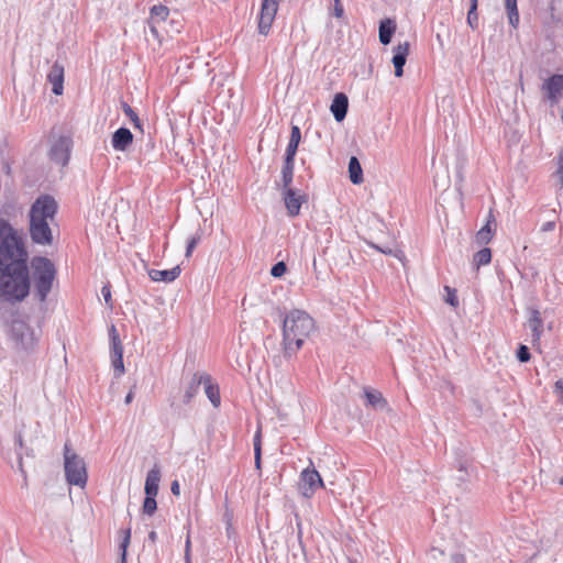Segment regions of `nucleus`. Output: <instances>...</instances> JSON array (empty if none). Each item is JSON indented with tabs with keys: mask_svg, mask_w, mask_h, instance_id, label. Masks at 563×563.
Masks as SVG:
<instances>
[{
	"mask_svg": "<svg viewBox=\"0 0 563 563\" xmlns=\"http://www.w3.org/2000/svg\"><path fill=\"white\" fill-rule=\"evenodd\" d=\"M27 260L23 238L0 219V318L8 327L10 341L21 351L33 350L36 336L16 305L30 295L31 282L34 298L45 302L57 275L54 263L45 256L31 260L30 275Z\"/></svg>",
	"mask_w": 563,
	"mask_h": 563,
	"instance_id": "nucleus-1",
	"label": "nucleus"
},
{
	"mask_svg": "<svg viewBox=\"0 0 563 563\" xmlns=\"http://www.w3.org/2000/svg\"><path fill=\"white\" fill-rule=\"evenodd\" d=\"M543 89L547 91V97L552 102H558V100L563 96V75H553L551 76L544 84Z\"/></svg>",
	"mask_w": 563,
	"mask_h": 563,
	"instance_id": "nucleus-11",
	"label": "nucleus"
},
{
	"mask_svg": "<svg viewBox=\"0 0 563 563\" xmlns=\"http://www.w3.org/2000/svg\"><path fill=\"white\" fill-rule=\"evenodd\" d=\"M560 484L563 485V477L560 479Z\"/></svg>",
	"mask_w": 563,
	"mask_h": 563,
	"instance_id": "nucleus-56",
	"label": "nucleus"
},
{
	"mask_svg": "<svg viewBox=\"0 0 563 563\" xmlns=\"http://www.w3.org/2000/svg\"><path fill=\"white\" fill-rule=\"evenodd\" d=\"M287 271V266L286 264L282 261V262H278L276 263L275 265H273L272 269H271V275L273 277H282Z\"/></svg>",
	"mask_w": 563,
	"mask_h": 563,
	"instance_id": "nucleus-34",
	"label": "nucleus"
},
{
	"mask_svg": "<svg viewBox=\"0 0 563 563\" xmlns=\"http://www.w3.org/2000/svg\"><path fill=\"white\" fill-rule=\"evenodd\" d=\"M18 442H19V445L22 446V438H21V435H19Z\"/></svg>",
	"mask_w": 563,
	"mask_h": 563,
	"instance_id": "nucleus-53",
	"label": "nucleus"
},
{
	"mask_svg": "<svg viewBox=\"0 0 563 563\" xmlns=\"http://www.w3.org/2000/svg\"><path fill=\"white\" fill-rule=\"evenodd\" d=\"M301 140V132L297 125L291 126L289 143L286 147L285 158L295 159Z\"/></svg>",
	"mask_w": 563,
	"mask_h": 563,
	"instance_id": "nucleus-20",
	"label": "nucleus"
},
{
	"mask_svg": "<svg viewBox=\"0 0 563 563\" xmlns=\"http://www.w3.org/2000/svg\"><path fill=\"white\" fill-rule=\"evenodd\" d=\"M255 454V466L256 468L261 467V449L257 448V452H254Z\"/></svg>",
	"mask_w": 563,
	"mask_h": 563,
	"instance_id": "nucleus-46",
	"label": "nucleus"
},
{
	"mask_svg": "<svg viewBox=\"0 0 563 563\" xmlns=\"http://www.w3.org/2000/svg\"><path fill=\"white\" fill-rule=\"evenodd\" d=\"M73 144V139L69 135H53L47 153L49 161L60 167H65L69 162Z\"/></svg>",
	"mask_w": 563,
	"mask_h": 563,
	"instance_id": "nucleus-5",
	"label": "nucleus"
},
{
	"mask_svg": "<svg viewBox=\"0 0 563 563\" xmlns=\"http://www.w3.org/2000/svg\"><path fill=\"white\" fill-rule=\"evenodd\" d=\"M558 175L560 176L561 183L563 185V164L559 165Z\"/></svg>",
	"mask_w": 563,
	"mask_h": 563,
	"instance_id": "nucleus-50",
	"label": "nucleus"
},
{
	"mask_svg": "<svg viewBox=\"0 0 563 563\" xmlns=\"http://www.w3.org/2000/svg\"><path fill=\"white\" fill-rule=\"evenodd\" d=\"M121 108H122V111L124 112V114L126 117H129V119L131 120L133 126L135 129L143 131L142 122H141L139 115L136 114V112L124 101L121 102Z\"/></svg>",
	"mask_w": 563,
	"mask_h": 563,
	"instance_id": "nucleus-29",
	"label": "nucleus"
},
{
	"mask_svg": "<svg viewBox=\"0 0 563 563\" xmlns=\"http://www.w3.org/2000/svg\"><path fill=\"white\" fill-rule=\"evenodd\" d=\"M169 15V9L165 5L158 4L151 9L150 21L155 23L164 22Z\"/></svg>",
	"mask_w": 563,
	"mask_h": 563,
	"instance_id": "nucleus-27",
	"label": "nucleus"
},
{
	"mask_svg": "<svg viewBox=\"0 0 563 563\" xmlns=\"http://www.w3.org/2000/svg\"><path fill=\"white\" fill-rule=\"evenodd\" d=\"M121 532H122V540L120 543V551H121L120 563H126V551H128V547H129L130 540H131V528H126V529L122 530Z\"/></svg>",
	"mask_w": 563,
	"mask_h": 563,
	"instance_id": "nucleus-30",
	"label": "nucleus"
},
{
	"mask_svg": "<svg viewBox=\"0 0 563 563\" xmlns=\"http://www.w3.org/2000/svg\"><path fill=\"white\" fill-rule=\"evenodd\" d=\"M349 109V99L345 93L338 92L331 103L330 110L334 119L341 122L345 119Z\"/></svg>",
	"mask_w": 563,
	"mask_h": 563,
	"instance_id": "nucleus-13",
	"label": "nucleus"
},
{
	"mask_svg": "<svg viewBox=\"0 0 563 563\" xmlns=\"http://www.w3.org/2000/svg\"><path fill=\"white\" fill-rule=\"evenodd\" d=\"M284 201L288 216L294 218L300 212L301 205L307 201L306 195H299L294 188L284 190Z\"/></svg>",
	"mask_w": 563,
	"mask_h": 563,
	"instance_id": "nucleus-8",
	"label": "nucleus"
},
{
	"mask_svg": "<svg viewBox=\"0 0 563 563\" xmlns=\"http://www.w3.org/2000/svg\"><path fill=\"white\" fill-rule=\"evenodd\" d=\"M554 393L559 397L560 401L563 402V379H559L555 382Z\"/></svg>",
	"mask_w": 563,
	"mask_h": 563,
	"instance_id": "nucleus-40",
	"label": "nucleus"
},
{
	"mask_svg": "<svg viewBox=\"0 0 563 563\" xmlns=\"http://www.w3.org/2000/svg\"><path fill=\"white\" fill-rule=\"evenodd\" d=\"M185 563H191L190 562V553H185Z\"/></svg>",
	"mask_w": 563,
	"mask_h": 563,
	"instance_id": "nucleus-52",
	"label": "nucleus"
},
{
	"mask_svg": "<svg viewBox=\"0 0 563 563\" xmlns=\"http://www.w3.org/2000/svg\"><path fill=\"white\" fill-rule=\"evenodd\" d=\"M101 294L104 298L107 305H111V291L109 286H103L101 289Z\"/></svg>",
	"mask_w": 563,
	"mask_h": 563,
	"instance_id": "nucleus-41",
	"label": "nucleus"
},
{
	"mask_svg": "<svg viewBox=\"0 0 563 563\" xmlns=\"http://www.w3.org/2000/svg\"><path fill=\"white\" fill-rule=\"evenodd\" d=\"M199 242V236H192L188 240V243H187V249H186V256H190L194 249L196 247V245L198 244Z\"/></svg>",
	"mask_w": 563,
	"mask_h": 563,
	"instance_id": "nucleus-38",
	"label": "nucleus"
},
{
	"mask_svg": "<svg viewBox=\"0 0 563 563\" xmlns=\"http://www.w3.org/2000/svg\"><path fill=\"white\" fill-rule=\"evenodd\" d=\"M492 261V251L488 247H484L475 253L473 263L474 265L479 268L483 265L489 264Z\"/></svg>",
	"mask_w": 563,
	"mask_h": 563,
	"instance_id": "nucleus-28",
	"label": "nucleus"
},
{
	"mask_svg": "<svg viewBox=\"0 0 563 563\" xmlns=\"http://www.w3.org/2000/svg\"><path fill=\"white\" fill-rule=\"evenodd\" d=\"M57 212V202L49 195L40 196L30 209V235L34 243L51 245L53 232L49 223L54 221Z\"/></svg>",
	"mask_w": 563,
	"mask_h": 563,
	"instance_id": "nucleus-3",
	"label": "nucleus"
},
{
	"mask_svg": "<svg viewBox=\"0 0 563 563\" xmlns=\"http://www.w3.org/2000/svg\"><path fill=\"white\" fill-rule=\"evenodd\" d=\"M349 177L352 184L363 183V169L356 156H351L349 161Z\"/></svg>",
	"mask_w": 563,
	"mask_h": 563,
	"instance_id": "nucleus-22",
	"label": "nucleus"
},
{
	"mask_svg": "<svg viewBox=\"0 0 563 563\" xmlns=\"http://www.w3.org/2000/svg\"><path fill=\"white\" fill-rule=\"evenodd\" d=\"M409 48V42L399 43L396 47H394V56L391 62L395 67L396 77H401L404 75V66L407 62Z\"/></svg>",
	"mask_w": 563,
	"mask_h": 563,
	"instance_id": "nucleus-10",
	"label": "nucleus"
},
{
	"mask_svg": "<svg viewBox=\"0 0 563 563\" xmlns=\"http://www.w3.org/2000/svg\"><path fill=\"white\" fill-rule=\"evenodd\" d=\"M133 142V134L128 128H119L112 135L113 150L124 152Z\"/></svg>",
	"mask_w": 563,
	"mask_h": 563,
	"instance_id": "nucleus-12",
	"label": "nucleus"
},
{
	"mask_svg": "<svg viewBox=\"0 0 563 563\" xmlns=\"http://www.w3.org/2000/svg\"><path fill=\"white\" fill-rule=\"evenodd\" d=\"M302 495L310 498L318 488L323 487L322 478L314 468H306L300 474Z\"/></svg>",
	"mask_w": 563,
	"mask_h": 563,
	"instance_id": "nucleus-7",
	"label": "nucleus"
},
{
	"mask_svg": "<svg viewBox=\"0 0 563 563\" xmlns=\"http://www.w3.org/2000/svg\"><path fill=\"white\" fill-rule=\"evenodd\" d=\"M112 365L118 376L124 373L123 357H112Z\"/></svg>",
	"mask_w": 563,
	"mask_h": 563,
	"instance_id": "nucleus-37",
	"label": "nucleus"
},
{
	"mask_svg": "<svg viewBox=\"0 0 563 563\" xmlns=\"http://www.w3.org/2000/svg\"><path fill=\"white\" fill-rule=\"evenodd\" d=\"M528 325L531 330L532 342L533 343L538 342L540 340L542 331H543V320L541 318L539 310H537V309L530 310Z\"/></svg>",
	"mask_w": 563,
	"mask_h": 563,
	"instance_id": "nucleus-15",
	"label": "nucleus"
},
{
	"mask_svg": "<svg viewBox=\"0 0 563 563\" xmlns=\"http://www.w3.org/2000/svg\"><path fill=\"white\" fill-rule=\"evenodd\" d=\"M190 538L187 537L186 545H185V553H190Z\"/></svg>",
	"mask_w": 563,
	"mask_h": 563,
	"instance_id": "nucleus-51",
	"label": "nucleus"
},
{
	"mask_svg": "<svg viewBox=\"0 0 563 563\" xmlns=\"http://www.w3.org/2000/svg\"><path fill=\"white\" fill-rule=\"evenodd\" d=\"M552 225H553V223L549 222V223H547V228L545 229H550V228H552Z\"/></svg>",
	"mask_w": 563,
	"mask_h": 563,
	"instance_id": "nucleus-54",
	"label": "nucleus"
},
{
	"mask_svg": "<svg viewBox=\"0 0 563 563\" xmlns=\"http://www.w3.org/2000/svg\"><path fill=\"white\" fill-rule=\"evenodd\" d=\"M470 1H471L470 9H473L474 11H476L477 7H478V0H470Z\"/></svg>",
	"mask_w": 563,
	"mask_h": 563,
	"instance_id": "nucleus-49",
	"label": "nucleus"
},
{
	"mask_svg": "<svg viewBox=\"0 0 563 563\" xmlns=\"http://www.w3.org/2000/svg\"><path fill=\"white\" fill-rule=\"evenodd\" d=\"M314 330V320L308 312L300 309L290 310L283 321L284 356L290 358L295 355Z\"/></svg>",
	"mask_w": 563,
	"mask_h": 563,
	"instance_id": "nucleus-2",
	"label": "nucleus"
},
{
	"mask_svg": "<svg viewBox=\"0 0 563 563\" xmlns=\"http://www.w3.org/2000/svg\"><path fill=\"white\" fill-rule=\"evenodd\" d=\"M170 490L173 495H179L180 494V487L179 483L177 481H174L170 485Z\"/></svg>",
	"mask_w": 563,
	"mask_h": 563,
	"instance_id": "nucleus-44",
	"label": "nucleus"
},
{
	"mask_svg": "<svg viewBox=\"0 0 563 563\" xmlns=\"http://www.w3.org/2000/svg\"><path fill=\"white\" fill-rule=\"evenodd\" d=\"M444 290L448 294V296L445 298V301L449 305H451L452 307H456L459 305V300H457V296H456V290L451 288V287H449V286H445Z\"/></svg>",
	"mask_w": 563,
	"mask_h": 563,
	"instance_id": "nucleus-35",
	"label": "nucleus"
},
{
	"mask_svg": "<svg viewBox=\"0 0 563 563\" xmlns=\"http://www.w3.org/2000/svg\"><path fill=\"white\" fill-rule=\"evenodd\" d=\"M64 66L58 62L52 65L47 74V81L52 84V91L56 96H60L64 91Z\"/></svg>",
	"mask_w": 563,
	"mask_h": 563,
	"instance_id": "nucleus-9",
	"label": "nucleus"
},
{
	"mask_svg": "<svg viewBox=\"0 0 563 563\" xmlns=\"http://www.w3.org/2000/svg\"><path fill=\"white\" fill-rule=\"evenodd\" d=\"M157 23L153 22V21H148V27H150V32L152 33V35L156 38H158L159 34H158V31H157V26H156Z\"/></svg>",
	"mask_w": 563,
	"mask_h": 563,
	"instance_id": "nucleus-43",
	"label": "nucleus"
},
{
	"mask_svg": "<svg viewBox=\"0 0 563 563\" xmlns=\"http://www.w3.org/2000/svg\"><path fill=\"white\" fill-rule=\"evenodd\" d=\"M396 31V23L391 19L382 20L378 29L379 42L383 45H388Z\"/></svg>",
	"mask_w": 563,
	"mask_h": 563,
	"instance_id": "nucleus-17",
	"label": "nucleus"
},
{
	"mask_svg": "<svg viewBox=\"0 0 563 563\" xmlns=\"http://www.w3.org/2000/svg\"><path fill=\"white\" fill-rule=\"evenodd\" d=\"M112 357H123V346L115 327L112 324L109 329Z\"/></svg>",
	"mask_w": 563,
	"mask_h": 563,
	"instance_id": "nucleus-24",
	"label": "nucleus"
},
{
	"mask_svg": "<svg viewBox=\"0 0 563 563\" xmlns=\"http://www.w3.org/2000/svg\"><path fill=\"white\" fill-rule=\"evenodd\" d=\"M334 1V8H333V15L335 18H342L344 14V9L340 0H333Z\"/></svg>",
	"mask_w": 563,
	"mask_h": 563,
	"instance_id": "nucleus-39",
	"label": "nucleus"
},
{
	"mask_svg": "<svg viewBox=\"0 0 563 563\" xmlns=\"http://www.w3.org/2000/svg\"><path fill=\"white\" fill-rule=\"evenodd\" d=\"M505 8L509 24L514 29H517L519 25V12L517 8V0H505Z\"/></svg>",
	"mask_w": 563,
	"mask_h": 563,
	"instance_id": "nucleus-26",
	"label": "nucleus"
},
{
	"mask_svg": "<svg viewBox=\"0 0 563 563\" xmlns=\"http://www.w3.org/2000/svg\"><path fill=\"white\" fill-rule=\"evenodd\" d=\"M161 482V470L155 464L152 470L148 471L145 479V495H156L158 494V486Z\"/></svg>",
	"mask_w": 563,
	"mask_h": 563,
	"instance_id": "nucleus-14",
	"label": "nucleus"
},
{
	"mask_svg": "<svg viewBox=\"0 0 563 563\" xmlns=\"http://www.w3.org/2000/svg\"><path fill=\"white\" fill-rule=\"evenodd\" d=\"M466 21L472 30L477 29V26H478L477 10L474 11L473 9H468Z\"/></svg>",
	"mask_w": 563,
	"mask_h": 563,
	"instance_id": "nucleus-36",
	"label": "nucleus"
},
{
	"mask_svg": "<svg viewBox=\"0 0 563 563\" xmlns=\"http://www.w3.org/2000/svg\"><path fill=\"white\" fill-rule=\"evenodd\" d=\"M202 379H203L202 385L205 387V393H206L208 399L211 401V404L214 407H219L221 399H220L218 386L212 384V378L208 374H203Z\"/></svg>",
	"mask_w": 563,
	"mask_h": 563,
	"instance_id": "nucleus-18",
	"label": "nucleus"
},
{
	"mask_svg": "<svg viewBox=\"0 0 563 563\" xmlns=\"http://www.w3.org/2000/svg\"><path fill=\"white\" fill-rule=\"evenodd\" d=\"M64 472L69 485L85 488L88 481L87 465L85 460L71 449L69 442L64 444Z\"/></svg>",
	"mask_w": 563,
	"mask_h": 563,
	"instance_id": "nucleus-4",
	"label": "nucleus"
},
{
	"mask_svg": "<svg viewBox=\"0 0 563 563\" xmlns=\"http://www.w3.org/2000/svg\"><path fill=\"white\" fill-rule=\"evenodd\" d=\"M278 11V0H262L258 16V33L267 35Z\"/></svg>",
	"mask_w": 563,
	"mask_h": 563,
	"instance_id": "nucleus-6",
	"label": "nucleus"
},
{
	"mask_svg": "<svg viewBox=\"0 0 563 563\" xmlns=\"http://www.w3.org/2000/svg\"><path fill=\"white\" fill-rule=\"evenodd\" d=\"M203 374L195 373L186 387L184 399L185 404H189L191 399L199 393L200 386L203 383L202 379Z\"/></svg>",
	"mask_w": 563,
	"mask_h": 563,
	"instance_id": "nucleus-19",
	"label": "nucleus"
},
{
	"mask_svg": "<svg viewBox=\"0 0 563 563\" xmlns=\"http://www.w3.org/2000/svg\"><path fill=\"white\" fill-rule=\"evenodd\" d=\"M563 164V155L560 156L559 165Z\"/></svg>",
	"mask_w": 563,
	"mask_h": 563,
	"instance_id": "nucleus-55",
	"label": "nucleus"
},
{
	"mask_svg": "<svg viewBox=\"0 0 563 563\" xmlns=\"http://www.w3.org/2000/svg\"><path fill=\"white\" fill-rule=\"evenodd\" d=\"M254 452H257V448L261 449V433L260 431L256 432L255 437H254Z\"/></svg>",
	"mask_w": 563,
	"mask_h": 563,
	"instance_id": "nucleus-45",
	"label": "nucleus"
},
{
	"mask_svg": "<svg viewBox=\"0 0 563 563\" xmlns=\"http://www.w3.org/2000/svg\"><path fill=\"white\" fill-rule=\"evenodd\" d=\"M133 398H134V393H133V390H130L128 393V395L125 396L124 402L126 405H129L133 400Z\"/></svg>",
	"mask_w": 563,
	"mask_h": 563,
	"instance_id": "nucleus-47",
	"label": "nucleus"
},
{
	"mask_svg": "<svg viewBox=\"0 0 563 563\" xmlns=\"http://www.w3.org/2000/svg\"><path fill=\"white\" fill-rule=\"evenodd\" d=\"M148 540L152 542V543H155L156 540H157V533L155 531H151L148 533Z\"/></svg>",
	"mask_w": 563,
	"mask_h": 563,
	"instance_id": "nucleus-48",
	"label": "nucleus"
},
{
	"mask_svg": "<svg viewBox=\"0 0 563 563\" xmlns=\"http://www.w3.org/2000/svg\"><path fill=\"white\" fill-rule=\"evenodd\" d=\"M451 563H466V559L463 554L461 553H454L452 556H451Z\"/></svg>",
	"mask_w": 563,
	"mask_h": 563,
	"instance_id": "nucleus-42",
	"label": "nucleus"
},
{
	"mask_svg": "<svg viewBox=\"0 0 563 563\" xmlns=\"http://www.w3.org/2000/svg\"><path fill=\"white\" fill-rule=\"evenodd\" d=\"M180 274L179 266H175L170 269H151L148 271V276L153 282H165L170 283L174 282Z\"/></svg>",
	"mask_w": 563,
	"mask_h": 563,
	"instance_id": "nucleus-16",
	"label": "nucleus"
},
{
	"mask_svg": "<svg viewBox=\"0 0 563 563\" xmlns=\"http://www.w3.org/2000/svg\"><path fill=\"white\" fill-rule=\"evenodd\" d=\"M155 497L156 495H145V499L142 507V510L145 515L152 516L155 512L157 508Z\"/></svg>",
	"mask_w": 563,
	"mask_h": 563,
	"instance_id": "nucleus-31",
	"label": "nucleus"
},
{
	"mask_svg": "<svg viewBox=\"0 0 563 563\" xmlns=\"http://www.w3.org/2000/svg\"><path fill=\"white\" fill-rule=\"evenodd\" d=\"M495 221L493 210H489L485 225L476 233V241L479 244H487L493 238L492 222Z\"/></svg>",
	"mask_w": 563,
	"mask_h": 563,
	"instance_id": "nucleus-21",
	"label": "nucleus"
},
{
	"mask_svg": "<svg viewBox=\"0 0 563 563\" xmlns=\"http://www.w3.org/2000/svg\"><path fill=\"white\" fill-rule=\"evenodd\" d=\"M517 358L521 363H526L531 358V354H530L528 346H526L523 344L519 345V347L517 350Z\"/></svg>",
	"mask_w": 563,
	"mask_h": 563,
	"instance_id": "nucleus-33",
	"label": "nucleus"
},
{
	"mask_svg": "<svg viewBox=\"0 0 563 563\" xmlns=\"http://www.w3.org/2000/svg\"><path fill=\"white\" fill-rule=\"evenodd\" d=\"M365 398L367 405L377 410H383L387 405L382 393L377 390L365 389Z\"/></svg>",
	"mask_w": 563,
	"mask_h": 563,
	"instance_id": "nucleus-23",
	"label": "nucleus"
},
{
	"mask_svg": "<svg viewBox=\"0 0 563 563\" xmlns=\"http://www.w3.org/2000/svg\"><path fill=\"white\" fill-rule=\"evenodd\" d=\"M294 168L295 159L285 158L284 166L282 168V180L284 190L291 188L290 185L292 183Z\"/></svg>",
	"mask_w": 563,
	"mask_h": 563,
	"instance_id": "nucleus-25",
	"label": "nucleus"
},
{
	"mask_svg": "<svg viewBox=\"0 0 563 563\" xmlns=\"http://www.w3.org/2000/svg\"><path fill=\"white\" fill-rule=\"evenodd\" d=\"M373 249L377 250L378 252L383 253V254H386V255H393L395 257H397L398 260H402L404 257V253L401 251H398V250H393L390 247H380L379 245L377 244H374V243H371L369 244Z\"/></svg>",
	"mask_w": 563,
	"mask_h": 563,
	"instance_id": "nucleus-32",
	"label": "nucleus"
}]
</instances>
